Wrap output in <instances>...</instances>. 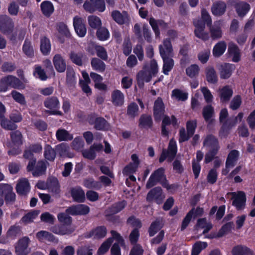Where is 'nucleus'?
Returning a JSON list of instances; mask_svg holds the SVG:
<instances>
[{
  "label": "nucleus",
  "instance_id": "50",
  "mask_svg": "<svg viewBox=\"0 0 255 255\" xmlns=\"http://www.w3.org/2000/svg\"><path fill=\"white\" fill-rule=\"evenodd\" d=\"M10 138L12 142L18 146L22 144V135L18 130H14L10 133Z\"/></svg>",
  "mask_w": 255,
  "mask_h": 255
},
{
  "label": "nucleus",
  "instance_id": "35",
  "mask_svg": "<svg viewBox=\"0 0 255 255\" xmlns=\"http://www.w3.org/2000/svg\"><path fill=\"white\" fill-rule=\"evenodd\" d=\"M51 43L49 39L46 36L40 38V50L44 55H48L51 51Z\"/></svg>",
  "mask_w": 255,
  "mask_h": 255
},
{
  "label": "nucleus",
  "instance_id": "9",
  "mask_svg": "<svg viewBox=\"0 0 255 255\" xmlns=\"http://www.w3.org/2000/svg\"><path fill=\"white\" fill-rule=\"evenodd\" d=\"M165 176L164 168L160 167L154 170L151 174L146 183V188L150 189L153 187L158 183L161 182Z\"/></svg>",
  "mask_w": 255,
  "mask_h": 255
},
{
  "label": "nucleus",
  "instance_id": "14",
  "mask_svg": "<svg viewBox=\"0 0 255 255\" xmlns=\"http://www.w3.org/2000/svg\"><path fill=\"white\" fill-rule=\"evenodd\" d=\"M165 107L161 97H158L154 102L153 114L155 122H159L163 117Z\"/></svg>",
  "mask_w": 255,
  "mask_h": 255
},
{
  "label": "nucleus",
  "instance_id": "26",
  "mask_svg": "<svg viewBox=\"0 0 255 255\" xmlns=\"http://www.w3.org/2000/svg\"><path fill=\"white\" fill-rule=\"evenodd\" d=\"M53 63L56 70L58 72L63 73L67 69L66 61L59 54H56L54 56Z\"/></svg>",
  "mask_w": 255,
  "mask_h": 255
},
{
  "label": "nucleus",
  "instance_id": "58",
  "mask_svg": "<svg viewBox=\"0 0 255 255\" xmlns=\"http://www.w3.org/2000/svg\"><path fill=\"white\" fill-rule=\"evenodd\" d=\"M116 214L109 213L106 210L105 211V217L106 220L114 225H118L121 223V221L120 216L116 215Z\"/></svg>",
  "mask_w": 255,
  "mask_h": 255
},
{
  "label": "nucleus",
  "instance_id": "1",
  "mask_svg": "<svg viewBox=\"0 0 255 255\" xmlns=\"http://www.w3.org/2000/svg\"><path fill=\"white\" fill-rule=\"evenodd\" d=\"M203 146L208 149L205 156L204 162L208 164L216 158L220 149L218 138L212 134L206 135L203 142Z\"/></svg>",
  "mask_w": 255,
  "mask_h": 255
},
{
  "label": "nucleus",
  "instance_id": "59",
  "mask_svg": "<svg viewBox=\"0 0 255 255\" xmlns=\"http://www.w3.org/2000/svg\"><path fill=\"white\" fill-rule=\"evenodd\" d=\"M11 95L13 99L18 104L22 106H25L26 104L24 96L20 93L13 90L11 92Z\"/></svg>",
  "mask_w": 255,
  "mask_h": 255
},
{
  "label": "nucleus",
  "instance_id": "6",
  "mask_svg": "<svg viewBox=\"0 0 255 255\" xmlns=\"http://www.w3.org/2000/svg\"><path fill=\"white\" fill-rule=\"evenodd\" d=\"M232 205L237 211L243 210L246 205L247 197L245 193L243 191L232 193Z\"/></svg>",
  "mask_w": 255,
  "mask_h": 255
},
{
  "label": "nucleus",
  "instance_id": "24",
  "mask_svg": "<svg viewBox=\"0 0 255 255\" xmlns=\"http://www.w3.org/2000/svg\"><path fill=\"white\" fill-rule=\"evenodd\" d=\"M73 26L75 31L80 37L85 36L87 29L82 18L75 16L73 18Z\"/></svg>",
  "mask_w": 255,
  "mask_h": 255
},
{
  "label": "nucleus",
  "instance_id": "27",
  "mask_svg": "<svg viewBox=\"0 0 255 255\" xmlns=\"http://www.w3.org/2000/svg\"><path fill=\"white\" fill-rule=\"evenodd\" d=\"M227 5L223 1H217L213 3L211 7V11L215 16H221L223 15L226 10Z\"/></svg>",
  "mask_w": 255,
  "mask_h": 255
},
{
  "label": "nucleus",
  "instance_id": "39",
  "mask_svg": "<svg viewBox=\"0 0 255 255\" xmlns=\"http://www.w3.org/2000/svg\"><path fill=\"white\" fill-rule=\"evenodd\" d=\"M112 99L115 106H121L124 102V95L121 91L115 90L112 93Z\"/></svg>",
  "mask_w": 255,
  "mask_h": 255
},
{
  "label": "nucleus",
  "instance_id": "25",
  "mask_svg": "<svg viewBox=\"0 0 255 255\" xmlns=\"http://www.w3.org/2000/svg\"><path fill=\"white\" fill-rule=\"evenodd\" d=\"M70 194L73 201L77 203H83L85 201V193L81 187L72 188Z\"/></svg>",
  "mask_w": 255,
  "mask_h": 255
},
{
  "label": "nucleus",
  "instance_id": "42",
  "mask_svg": "<svg viewBox=\"0 0 255 255\" xmlns=\"http://www.w3.org/2000/svg\"><path fill=\"white\" fill-rule=\"evenodd\" d=\"M56 136L59 141L71 140L73 138V135L64 128L58 129L56 131Z\"/></svg>",
  "mask_w": 255,
  "mask_h": 255
},
{
  "label": "nucleus",
  "instance_id": "32",
  "mask_svg": "<svg viewBox=\"0 0 255 255\" xmlns=\"http://www.w3.org/2000/svg\"><path fill=\"white\" fill-rule=\"evenodd\" d=\"M205 75L207 81L211 84H216L218 81V76L215 68L209 66L205 68Z\"/></svg>",
  "mask_w": 255,
  "mask_h": 255
},
{
  "label": "nucleus",
  "instance_id": "18",
  "mask_svg": "<svg viewBox=\"0 0 255 255\" xmlns=\"http://www.w3.org/2000/svg\"><path fill=\"white\" fill-rule=\"evenodd\" d=\"M230 3L234 7L238 15L241 17L246 15L251 8L250 5L245 1L231 0Z\"/></svg>",
  "mask_w": 255,
  "mask_h": 255
},
{
  "label": "nucleus",
  "instance_id": "52",
  "mask_svg": "<svg viewBox=\"0 0 255 255\" xmlns=\"http://www.w3.org/2000/svg\"><path fill=\"white\" fill-rule=\"evenodd\" d=\"M96 36L100 41H105L110 37V32L105 27L101 26L97 29Z\"/></svg>",
  "mask_w": 255,
  "mask_h": 255
},
{
  "label": "nucleus",
  "instance_id": "16",
  "mask_svg": "<svg viewBox=\"0 0 255 255\" xmlns=\"http://www.w3.org/2000/svg\"><path fill=\"white\" fill-rule=\"evenodd\" d=\"M90 207L85 204L73 205L66 210V212L72 216L86 215L90 212Z\"/></svg>",
  "mask_w": 255,
  "mask_h": 255
},
{
  "label": "nucleus",
  "instance_id": "40",
  "mask_svg": "<svg viewBox=\"0 0 255 255\" xmlns=\"http://www.w3.org/2000/svg\"><path fill=\"white\" fill-rule=\"evenodd\" d=\"M92 69L99 72H103L106 69L105 63L98 58H92L91 61Z\"/></svg>",
  "mask_w": 255,
  "mask_h": 255
},
{
  "label": "nucleus",
  "instance_id": "7",
  "mask_svg": "<svg viewBox=\"0 0 255 255\" xmlns=\"http://www.w3.org/2000/svg\"><path fill=\"white\" fill-rule=\"evenodd\" d=\"M86 1L83 4L84 9L91 13L96 10L102 12L106 9V4L104 0H90Z\"/></svg>",
  "mask_w": 255,
  "mask_h": 255
},
{
  "label": "nucleus",
  "instance_id": "37",
  "mask_svg": "<svg viewBox=\"0 0 255 255\" xmlns=\"http://www.w3.org/2000/svg\"><path fill=\"white\" fill-rule=\"evenodd\" d=\"M214 114V108L211 105H207L205 106L202 110V115L206 122L211 124L213 120L212 118Z\"/></svg>",
  "mask_w": 255,
  "mask_h": 255
},
{
  "label": "nucleus",
  "instance_id": "46",
  "mask_svg": "<svg viewBox=\"0 0 255 255\" xmlns=\"http://www.w3.org/2000/svg\"><path fill=\"white\" fill-rule=\"evenodd\" d=\"M23 52L29 58H32L34 55L33 47L31 42L26 39L22 46Z\"/></svg>",
  "mask_w": 255,
  "mask_h": 255
},
{
  "label": "nucleus",
  "instance_id": "60",
  "mask_svg": "<svg viewBox=\"0 0 255 255\" xmlns=\"http://www.w3.org/2000/svg\"><path fill=\"white\" fill-rule=\"evenodd\" d=\"M233 226L234 223L233 222H229L223 225L218 231L217 237L221 238L224 236L226 234L231 231Z\"/></svg>",
  "mask_w": 255,
  "mask_h": 255
},
{
  "label": "nucleus",
  "instance_id": "22",
  "mask_svg": "<svg viewBox=\"0 0 255 255\" xmlns=\"http://www.w3.org/2000/svg\"><path fill=\"white\" fill-rule=\"evenodd\" d=\"M15 189L18 195H27L30 190V183L27 179L24 178L19 179L16 185Z\"/></svg>",
  "mask_w": 255,
  "mask_h": 255
},
{
  "label": "nucleus",
  "instance_id": "44",
  "mask_svg": "<svg viewBox=\"0 0 255 255\" xmlns=\"http://www.w3.org/2000/svg\"><path fill=\"white\" fill-rule=\"evenodd\" d=\"M228 52L232 56V61L238 62L241 60V53L239 47L236 45L229 46Z\"/></svg>",
  "mask_w": 255,
  "mask_h": 255
},
{
  "label": "nucleus",
  "instance_id": "4",
  "mask_svg": "<svg viewBox=\"0 0 255 255\" xmlns=\"http://www.w3.org/2000/svg\"><path fill=\"white\" fill-rule=\"evenodd\" d=\"M48 162L44 160H40L37 162L36 159H31L28 161L26 167L28 172H31L34 177H38L45 174Z\"/></svg>",
  "mask_w": 255,
  "mask_h": 255
},
{
  "label": "nucleus",
  "instance_id": "28",
  "mask_svg": "<svg viewBox=\"0 0 255 255\" xmlns=\"http://www.w3.org/2000/svg\"><path fill=\"white\" fill-rule=\"evenodd\" d=\"M240 152L236 149L232 150L228 154L226 159L225 166L227 168L234 167L239 159Z\"/></svg>",
  "mask_w": 255,
  "mask_h": 255
},
{
  "label": "nucleus",
  "instance_id": "51",
  "mask_svg": "<svg viewBox=\"0 0 255 255\" xmlns=\"http://www.w3.org/2000/svg\"><path fill=\"white\" fill-rule=\"evenodd\" d=\"M88 21L89 26L93 29H97L102 26L101 19L96 15H89L88 17Z\"/></svg>",
  "mask_w": 255,
  "mask_h": 255
},
{
  "label": "nucleus",
  "instance_id": "54",
  "mask_svg": "<svg viewBox=\"0 0 255 255\" xmlns=\"http://www.w3.org/2000/svg\"><path fill=\"white\" fill-rule=\"evenodd\" d=\"M208 246L207 242H197L192 247L191 255H199L201 252Z\"/></svg>",
  "mask_w": 255,
  "mask_h": 255
},
{
  "label": "nucleus",
  "instance_id": "57",
  "mask_svg": "<svg viewBox=\"0 0 255 255\" xmlns=\"http://www.w3.org/2000/svg\"><path fill=\"white\" fill-rule=\"evenodd\" d=\"M200 68L197 64H193L186 69V75L191 78L197 76L199 73Z\"/></svg>",
  "mask_w": 255,
  "mask_h": 255
},
{
  "label": "nucleus",
  "instance_id": "41",
  "mask_svg": "<svg viewBox=\"0 0 255 255\" xmlns=\"http://www.w3.org/2000/svg\"><path fill=\"white\" fill-rule=\"evenodd\" d=\"M44 149L43 155L45 159L50 162L54 161L56 156V150L48 144L45 145Z\"/></svg>",
  "mask_w": 255,
  "mask_h": 255
},
{
  "label": "nucleus",
  "instance_id": "47",
  "mask_svg": "<svg viewBox=\"0 0 255 255\" xmlns=\"http://www.w3.org/2000/svg\"><path fill=\"white\" fill-rule=\"evenodd\" d=\"M139 108L135 102L130 103L127 107V115L130 118L134 119L138 114Z\"/></svg>",
  "mask_w": 255,
  "mask_h": 255
},
{
  "label": "nucleus",
  "instance_id": "53",
  "mask_svg": "<svg viewBox=\"0 0 255 255\" xmlns=\"http://www.w3.org/2000/svg\"><path fill=\"white\" fill-rule=\"evenodd\" d=\"M84 185L88 189L100 190L102 188L101 182L95 181L93 178H89L84 180Z\"/></svg>",
  "mask_w": 255,
  "mask_h": 255
},
{
  "label": "nucleus",
  "instance_id": "17",
  "mask_svg": "<svg viewBox=\"0 0 255 255\" xmlns=\"http://www.w3.org/2000/svg\"><path fill=\"white\" fill-rule=\"evenodd\" d=\"M149 23L154 32L156 38L160 36V31L159 26L162 30H166L168 28V23L162 19H155L154 17H150Z\"/></svg>",
  "mask_w": 255,
  "mask_h": 255
},
{
  "label": "nucleus",
  "instance_id": "12",
  "mask_svg": "<svg viewBox=\"0 0 255 255\" xmlns=\"http://www.w3.org/2000/svg\"><path fill=\"white\" fill-rule=\"evenodd\" d=\"M177 151V148L176 142L172 143L170 141L168 145V149H163L162 150L159 158V162L162 163L167 158H168V161H171L175 157Z\"/></svg>",
  "mask_w": 255,
  "mask_h": 255
},
{
  "label": "nucleus",
  "instance_id": "43",
  "mask_svg": "<svg viewBox=\"0 0 255 255\" xmlns=\"http://www.w3.org/2000/svg\"><path fill=\"white\" fill-rule=\"evenodd\" d=\"M47 187L52 193L58 194L60 192V186L56 177L50 179L47 183Z\"/></svg>",
  "mask_w": 255,
  "mask_h": 255
},
{
  "label": "nucleus",
  "instance_id": "13",
  "mask_svg": "<svg viewBox=\"0 0 255 255\" xmlns=\"http://www.w3.org/2000/svg\"><path fill=\"white\" fill-rule=\"evenodd\" d=\"M111 16L113 20L120 25L128 24L130 21L129 15L125 10L121 12L119 10H113Z\"/></svg>",
  "mask_w": 255,
  "mask_h": 255
},
{
  "label": "nucleus",
  "instance_id": "48",
  "mask_svg": "<svg viewBox=\"0 0 255 255\" xmlns=\"http://www.w3.org/2000/svg\"><path fill=\"white\" fill-rule=\"evenodd\" d=\"M1 127L4 129L7 130H14L17 128V126L13 123L10 119L3 118L0 122Z\"/></svg>",
  "mask_w": 255,
  "mask_h": 255
},
{
  "label": "nucleus",
  "instance_id": "20",
  "mask_svg": "<svg viewBox=\"0 0 255 255\" xmlns=\"http://www.w3.org/2000/svg\"><path fill=\"white\" fill-rule=\"evenodd\" d=\"M237 124L236 119H227L223 123L219 131V136L220 138H226L230 133L233 127Z\"/></svg>",
  "mask_w": 255,
  "mask_h": 255
},
{
  "label": "nucleus",
  "instance_id": "8",
  "mask_svg": "<svg viewBox=\"0 0 255 255\" xmlns=\"http://www.w3.org/2000/svg\"><path fill=\"white\" fill-rule=\"evenodd\" d=\"M164 198L162 188L157 186L153 188L148 192L146 199L148 202L154 201L156 204L160 205L163 202Z\"/></svg>",
  "mask_w": 255,
  "mask_h": 255
},
{
  "label": "nucleus",
  "instance_id": "45",
  "mask_svg": "<svg viewBox=\"0 0 255 255\" xmlns=\"http://www.w3.org/2000/svg\"><path fill=\"white\" fill-rule=\"evenodd\" d=\"M227 47L225 42L220 41L217 43L213 47V54L216 57H220L223 54Z\"/></svg>",
  "mask_w": 255,
  "mask_h": 255
},
{
  "label": "nucleus",
  "instance_id": "61",
  "mask_svg": "<svg viewBox=\"0 0 255 255\" xmlns=\"http://www.w3.org/2000/svg\"><path fill=\"white\" fill-rule=\"evenodd\" d=\"M160 225V221L158 220H156L151 223L148 231L149 237L154 236L160 230L161 227Z\"/></svg>",
  "mask_w": 255,
  "mask_h": 255
},
{
  "label": "nucleus",
  "instance_id": "15",
  "mask_svg": "<svg viewBox=\"0 0 255 255\" xmlns=\"http://www.w3.org/2000/svg\"><path fill=\"white\" fill-rule=\"evenodd\" d=\"M30 242L29 238L26 236L19 239L15 247L16 255H27L30 252V249H28Z\"/></svg>",
  "mask_w": 255,
  "mask_h": 255
},
{
  "label": "nucleus",
  "instance_id": "31",
  "mask_svg": "<svg viewBox=\"0 0 255 255\" xmlns=\"http://www.w3.org/2000/svg\"><path fill=\"white\" fill-rule=\"evenodd\" d=\"M232 255H253V251L248 247L239 245L234 246L232 250Z\"/></svg>",
  "mask_w": 255,
  "mask_h": 255
},
{
  "label": "nucleus",
  "instance_id": "63",
  "mask_svg": "<svg viewBox=\"0 0 255 255\" xmlns=\"http://www.w3.org/2000/svg\"><path fill=\"white\" fill-rule=\"evenodd\" d=\"M83 54L82 53H75L74 51L71 52L70 54V59L72 62L78 66H82Z\"/></svg>",
  "mask_w": 255,
  "mask_h": 255
},
{
  "label": "nucleus",
  "instance_id": "38",
  "mask_svg": "<svg viewBox=\"0 0 255 255\" xmlns=\"http://www.w3.org/2000/svg\"><path fill=\"white\" fill-rule=\"evenodd\" d=\"M233 94V90L229 86L223 87L220 91V97L221 102L224 103L228 102L232 97Z\"/></svg>",
  "mask_w": 255,
  "mask_h": 255
},
{
  "label": "nucleus",
  "instance_id": "5",
  "mask_svg": "<svg viewBox=\"0 0 255 255\" xmlns=\"http://www.w3.org/2000/svg\"><path fill=\"white\" fill-rule=\"evenodd\" d=\"M43 104L45 108L49 109L46 111V113L49 115L62 116V113L59 111L60 104L57 97L52 96L47 98L44 101Z\"/></svg>",
  "mask_w": 255,
  "mask_h": 255
},
{
  "label": "nucleus",
  "instance_id": "11",
  "mask_svg": "<svg viewBox=\"0 0 255 255\" xmlns=\"http://www.w3.org/2000/svg\"><path fill=\"white\" fill-rule=\"evenodd\" d=\"M14 22L11 17L4 14L0 15V31L5 35L11 34L14 28Z\"/></svg>",
  "mask_w": 255,
  "mask_h": 255
},
{
  "label": "nucleus",
  "instance_id": "55",
  "mask_svg": "<svg viewBox=\"0 0 255 255\" xmlns=\"http://www.w3.org/2000/svg\"><path fill=\"white\" fill-rule=\"evenodd\" d=\"M51 231L56 234L60 235H69L73 232L72 230L61 225H55L52 227L51 228Z\"/></svg>",
  "mask_w": 255,
  "mask_h": 255
},
{
  "label": "nucleus",
  "instance_id": "2",
  "mask_svg": "<svg viewBox=\"0 0 255 255\" xmlns=\"http://www.w3.org/2000/svg\"><path fill=\"white\" fill-rule=\"evenodd\" d=\"M25 84L16 76L8 75L0 79V92H5L9 88L22 90Z\"/></svg>",
  "mask_w": 255,
  "mask_h": 255
},
{
  "label": "nucleus",
  "instance_id": "23",
  "mask_svg": "<svg viewBox=\"0 0 255 255\" xmlns=\"http://www.w3.org/2000/svg\"><path fill=\"white\" fill-rule=\"evenodd\" d=\"M236 66L233 64L224 63L221 65L220 68V76L222 79H228L232 75L235 70Z\"/></svg>",
  "mask_w": 255,
  "mask_h": 255
},
{
  "label": "nucleus",
  "instance_id": "56",
  "mask_svg": "<svg viewBox=\"0 0 255 255\" xmlns=\"http://www.w3.org/2000/svg\"><path fill=\"white\" fill-rule=\"evenodd\" d=\"M194 214V208H192L183 219L180 228L181 231H184L190 224Z\"/></svg>",
  "mask_w": 255,
  "mask_h": 255
},
{
  "label": "nucleus",
  "instance_id": "29",
  "mask_svg": "<svg viewBox=\"0 0 255 255\" xmlns=\"http://www.w3.org/2000/svg\"><path fill=\"white\" fill-rule=\"evenodd\" d=\"M40 6L42 14L47 18L50 17L54 12V5L49 0L43 1Z\"/></svg>",
  "mask_w": 255,
  "mask_h": 255
},
{
  "label": "nucleus",
  "instance_id": "30",
  "mask_svg": "<svg viewBox=\"0 0 255 255\" xmlns=\"http://www.w3.org/2000/svg\"><path fill=\"white\" fill-rule=\"evenodd\" d=\"M153 120L150 115L142 114L139 119L138 126L142 128H151L153 127Z\"/></svg>",
  "mask_w": 255,
  "mask_h": 255
},
{
  "label": "nucleus",
  "instance_id": "21",
  "mask_svg": "<svg viewBox=\"0 0 255 255\" xmlns=\"http://www.w3.org/2000/svg\"><path fill=\"white\" fill-rule=\"evenodd\" d=\"M205 24V22L201 19H198L194 22V25L196 27L194 30L195 36L204 41L209 39L208 33L204 32Z\"/></svg>",
  "mask_w": 255,
  "mask_h": 255
},
{
  "label": "nucleus",
  "instance_id": "64",
  "mask_svg": "<svg viewBox=\"0 0 255 255\" xmlns=\"http://www.w3.org/2000/svg\"><path fill=\"white\" fill-rule=\"evenodd\" d=\"M172 96L174 97L178 101H185L188 99V93L175 89L172 91Z\"/></svg>",
  "mask_w": 255,
  "mask_h": 255
},
{
  "label": "nucleus",
  "instance_id": "49",
  "mask_svg": "<svg viewBox=\"0 0 255 255\" xmlns=\"http://www.w3.org/2000/svg\"><path fill=\"white\" fill-rule=\"evenodd\" d=\"M21 233V227L14 225L10 227L6 233V236L8 238L14 239L17 236H20Z\"/></svg>",
  "mask_w": 255,
  "mask_h": 255
},
{
  "label": "nucleus",
  "instance_id": "3",
  "mask_svg": "<svg viewBox=\"0 0 255 255\" xmlns=\"http://www.w3.org/2000/svg\"><path fill=\"white\" fill-rule=\"evenodd\" d=\"M110 233L112 237L107 239L98 250V253L100 255H104L108 251L114 240L118 242L121 246H125V240L120 233L115 230H111Z\"/></svg>",
  "mask_w": 255,
  "mask_h": 255
},
{
  "label": "nucleus",
  "instance_id": "10",
  "mask_svg": "<svg viewBox=\"0 0 255 255\" xmlns=\"http://www.w3.org/2000/svg\"><path fill=\"white\" fill-rule=\"evenodd\" d=\"M160 55L163 60L162 72L166 75L169 74L174 65V60L169 57L161 45L159 46Z\"/></svg>",
  "mask_w": 255,
  "mask_h": 255
},
{
  "label": "nucleus",
  "instance_id": "19",
  "mask_svg": "<svg viewBox=\"0 0 255 255\" xmlns=\"http://www.w3.org/2000/svg\"><path fill=\"white\" fill-rule=\"evenodd\" d=\"M107 230L105 226H98L89 232L85 233L83 236L86 239H89L94 237L95 239H101L104 238L107 235Z\"/></svg>",
  "mask_w": 255,
  "mask_h": 255
},
{
  "label": "nucleus",
  "instance_id": "34",
  "mask_svg": "<svg viewBox=\"0 0 255 255\" xmlns=\"http://www.w3.org/2000/svg\"><path fill=\"white\" fill-rule=\"evenodd\" d=\"M39 214V211L33 210L25 214L19 221L20 224L27 225L31 223Z\"/></svg>",
  "mask_w": 255,
  "mask_h": 255
},
{
  "label": "nucleus",
  "instance_id": "36",
  "mask_svg": "<svg viewBox=\"0 0 255 255\" xmlns=\"http://www.w3.org/2000/svg\"><path fill=\"white\" fill-rule=\"evenodd\" d=\"M126 205L127 201L124 200L113 204L106 210L109 213L118 214L122 211L126 207Z\"/></svg>",
  "mask_w": 255,
  "mask_h": 255
},
{
  "label": "nucleus",
  "instance_id": "62",
  "mask_svg": "<svg viewBox=\"0 0 255 255\" xmlns=\"http://www.w3.org/2000/svg\"><path fill=\"white\" fill-rule=\"evenodd\" d=\"M57 29L59 33L70 38L71 36L69 30L66 24L64 22H59L57 24Z\"/></svg>",
  "mask_w": 255,
  "mask_h": 255
},
{
  "label": "nucleus",
  "instance_id": "33",
  "mask_svg": "<svg viewBox=\"0 0 255 255\" xmlns=\"http://www.w3.org/2000/svg\"><path fill=\"white\" fill-rule=\"evenodd\" d=\"M94 128L97 130L107 131L110 128V125L105 118L99 117L97 118Z\"/></svg>",
  "mask_w": 255,
  "mask_h": 255
}]
</instances>
